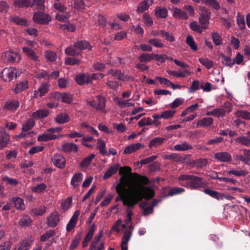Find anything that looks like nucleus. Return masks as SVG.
Returning a JSON list of instances; mask_svg holds the SVG:
<instances>
[{
    "label": "nucleus",
    "mask_w": 250,
    "mask_h": 250,
    "mask_svg": "<svg viewBox=\"0 0 250 250\" xmlns=\"http://www.w3.org/2000/svg\"><path fill=\"white\" fill-rule=\"evenodd\" d=\"M128 184V177L125 176H121L119 183L116 187L118 196L115 199V202L122 201L125 206L128 208H132L143 199L148 200L155 195L154 190L150 187L142 185H140L137 188L136 194H128V190L127 188Z\"/></svg>",
    "instance_id": "obj_1"
},
{
    "label": "nucleus",
    "mask_w": 250,
    "mask_h": 250,
    "mask_svg": "<svg viewBox=\"0 0 250 250\" xmlns=\"http://www.w3.org/2000/svg\"><path fill=\"white\" fill-rule=\"evenodd\" d=\"M179 184L191 189H197L206 186L203 179L195 175L182 174L179 176Z\"/></svg>",
    "instance_id": "obj_2"
},
{
    "label": "nucleus",
    "mask_w": 250,
    "mask_h": 250,
    "mask_svg": "<svg viewBox=\"0 0 250 250\" xmlns=\"http://www.w3.org/2000/svg\"><path fill=\"white\" fill-rule=\"evenodd\" d=\"M119 170V174L122 176H126L127 174L131 173V169L130 167L125 166L120 167L119 164L111 166L108 170L104 173L103 176V179L106 180L111 177L113 175L116 173L118 170Z\"/></svg>",
    "instance_id": "obj_3"
},
{
    "label": "nucleus",
    "mask_w": 250,
    "mask_h": 250,
    "mask_svg": "<svg viewBox=\"0 0 250 250\" xmlns=\"http://www.w3.org/2000/svg\"><path fill=\"white\" fill-rule=\"evenodd\" d=\"M33 21L40 24H48L52 20L51 17L40 11V12H35L33 17Z\"/></svg>",
    "instance_id": "obj_4"
},
{
    "label": "nucleus",
    "mask_w": 250,
    "mask_h": 250,
    "mask_svg": "<svg viewBox=\"0 0 250 250\" xmlns=\"http://www.w3.org/2000/svg\"><path fill=\"white\" fill-rule=\"evenodd\" d=\"M97 101L93 100L88 102V104L96 110L102 112H105L106 99L104 97L98 95L96 96Z\"/></svg>",
    "instance_id": "obj_5"
},
{
    "label": "nucleus",
    "mask_w": 250,
    "mask_h": 250,
    "mask_svg": "<svg viewBox=\"0 0 250 250\" xmlns=\"http://www.w3.org/2000/svg\"><path fill=\"white\" fill-rule=\"evenodd\" d=\"M17 70L14 67L5 68L1 73V78L6 82H10L14 78H16Z\"/></svg>",
    "instance_id": "obj_6"
},
{
    "label": "nucleus",
    "mask_w": 250,
    "mask_h": 250,
    "mask_svg": "<svg viewBox=\"0 0 250 250\" xmlns=\"http://www.w3.org/2000/svg\"><path fill=\"white\" fill-rule=\"evenodd\" d=\"M51 160L54 165L59 168L62 169L65 166V159L60 154H55Z\"/></svg>",
    "instance_id": "obj_7"
},
{
    "label": "nucleus",
    "mask_w": 250,
    "mask_h": 250,
    "mask_svg": "<svg viewBox=\"0 0 250 250\" xmlns=\"http://www.w3.org/2000/svg\"><path fill=\"white\" fill-rule=\"evenodd\" d=\"M46 220L48 226L54 228L58 225L60 222V215L57 211H55L51 213Z\"/></svg>",
    "instance_id": "obj_8"
},
{
    "label": "nucleus",
    "mask_w": 250,
    "mask_h": 250,
    "mask_svg": "<svg viewBox=\"0 0 250 250\" xmlns=\"http://www.w3.org/2000/svg\"><path fill=\"white\" fill-rule=\"evenodd\" d=\"M18 54L16 52L7 51L2 53L1 59L4 62L13 63L15 62Z\"/></svg>",
    "instance_id": "obj_9"
},
{
    "label": "nucleus",
    "mask_w": 250,
    "mask_h": 250,
    "mask_svg": "<svg viewBox=\"0 0 250 250\" xmlns=\"http://www.w3.org/2000/svg\"><path fill=\"white\" fill-rule=\"evenodd\" d=\"M96 229V226L94 224H93L88 229L87 233L86 234L84 238V240L82 242V247L84 248H86L93 238L95 230Z\"/></svg>",
    "instance_id": "obj_10"
},
{
    "label": "nucleus",
    "mask_w": 250,
    "mask_h": 250,
    "mask_svg": "<svg viewBox=\"0 0 250 250\" xmlns=\"http://www.w3.org/2000/svg\"><path fill=\"white\" fill-rule=\"evenodd\" d=\"M214 158L222 162H230L232 161L230 154L227 152L216 153L214 155Z\"/></svg>",
    "instance_id": "obj_11"
},
{
    "label": "nucleus",
    "mask_w": 250,
    "mask_h": 250,
    "mask_svg": "<svg viewBox=\"0 0 250 250\" xmlns=\"http://www.w3.org/2000/svg\"><path fill=\"white\" fill-rule=\"evenodd\" d=\"M79 215L80 211L79 210H76L66 226V229L67 231H70L74 228L77 224Z\"/></svg>",
    "instance_id": "obj_12"
},
{
    "label": "nucleus",
    "mask_w": 250,
    "mask_h": 250,
    "mask_svg": "<svg viewBox=\"0 0 250 250\" xmlns=\"http://www.w3.org/2000/svg\"><path fill=\"white\" fill-rule=\"evenodd\" d=\"M49 85L48 83H44L41 84L38 90L34 91V97L38 98L44 96L49 90Z\"/></svg>",
    "instance_id": "obj_13"
},
{
    "label": "nucleus",
    "mask_w": 250,
    "mask_h": 250,
    "mask_svg": "<svg viewBox=\"0 0 250 250\" xmlns=\"http://www.w3.org/2000/svg\"><path fill=\"white\" fill-rule=\"evenodd\" d=\"M210 15V12L208 10L205 9L204 11H202L199 18V21L203 26H207L208 27V25L209 23Z\"/></svg>",
    "instance_id": "obj_14"
},
{
    "label": "nucleus",
    "mask_w": 250,
    "mask_h": 250,
    "mask_svg": "<svg viewBox=\"0 0 250 250\" xmlns=\"http://www.w3.org/2000/svg\"><path fill=\"white\" fill-rule=\"evenodd\" d=\"M10 141L9 134L5 131H0V148L5 147Z\"/></svg>",
    "instance_id": "obj_15"
},
{
    "label": "nucleus",
    "mask_w": 250,
    "mask_h": 250,
    "mask_svg": "<svg viewBox=\"0 0 250 250\" xmlns=\"http://www.w3.org/2000/svg\"><path fill=\"white\" fill-rule=\"evenodd\" d=\"M213 119L211 117H205L197 121V127H202L207 128L213 124Z\"/></svg>",
    "instance_id": "obj_16"
},
{
    "label": "nucleus",
    "mask_w": 250,
    "mask_h": 250,
    "mask_svg": "<svg viewBox=\"0 0 250 250\" xmlns=\"http://www.w3.org/2000/svg\"><path fill=\"white\" fill-rule=\"evenodd\" d=\"M76 81L79 85L90 83V75L85 73L78 75L76 77Z\"/></svg>",
    "instance_id": "obj_17"
},
{
    "label": "nucleus",
    "mask_w": 250,
    "mask_h": 250,
    "mask_svg": "<svg viewBox=\"0 0 250 250\" xmlns=\"http://www.w3.org/2000/svg\"><path fill=\"white\" fill-rule=\"evenodd\" d=\"M144 147V146L140 143L133 144L125 148L124 151V153L125 154H129L139 150L141 147Z\"/></svg>",
    "instance_id": "obj_18"
},
{
    "label": "nucleus",
    "mask_w": 250,
    "mask_h": 250,
    "mask_svg": "<svg viewBox=\"0 0 250 250\" xmlns=\"http://www.w3.org/2000/svg\"><path fill=\"white\" fill-rule=\"evenodd\" d=\"M173 16L175 18H179L180 19L187 20L188 16L187 13L182 11L181 9L177 7H173Z\"/></svg>",
    "instance_id": "obj_19"
},
{
    "label": "nucleus",
    "mask_w": 250,
    "mask_h": 250,
    "mask_svg": "<svg viewBox=\"0 0 250 250\" xmlns=\"http://www.w3.org/2000/svg\"><path fill=\"white\" fill-rule=\"evenodd\" d=\"M154 0H144L141 2L137 8V11L138 13H143L147 10L149 6L153 3Z\"/></svg>",
    "instance_id": "obj_20"
},
{
    "label": "nucleus",
    "mask_w": 250,
    "mask_h": 250,
    "mask_svg": "<svg viewBox=\"0 0 250 250\" xmlns=\"http://www.w3.org/2000/svg\"><path fill=\"white\" fill-rule=\"evenodd\" d=\"M9 20L17 25L26 26L28 25L27 21L24 18H21L17 16H10Z\"/></svg>",
    "instance_id": "obj_21"
},
{
    "label": "nucleus",
    "mask_w": 250,
    "mask_h": 250,
    "mask_svg": "<svg viewBox=\"0 0 250 250\" xmlns=\"http://www.w3.org/2000/svg\"><path fill=\"white\" fill-rule=\"evenodd\" d=\"M175 113L174 110H168L162 112L161 114H153L152 118L169 119L174 116Z\"/></svg>",
    "instance_id": "obj_22"
},
{
    "label": "nucleus",
    "mask_w": 250,
    "mask_h": 250,
    "mask_svg": "<svg viewBox=\"0 0 250 250\" xmlns=\"http://www.w3.org/2000/svg\"><path fill=\"white\" fill-rule=\"evenodd\" d=\"M65 53L67 55L75 56L80 55L81 51L76 46V43L75 42L73 45L68 46L65 49Z\"/></svg>",
    "instance_id": "obj_23"
},
{
    "label": "nucleus",
    "mask_w": 250,
    "mask_h": 250,
    "mask_svg": "<svg viewBox=\"0 0 250 250\" xmlns=\"http://www.w3.org/2000/svg\"><path fill=\"white\" fill-rule=\"evenodd\" d=\"M161 124V122H158L157 121H152L150 118H144L141 119L138 123V125L139 127H143L145 125H158Z\"/></svg>",
    "instance_id": "obj_24"
},
{
    "label": "nucleus",
    "mask_w": 250,
    "mask_h": 250,
    "mask_svg": "<svg viewBox=\"0 0 250 250\" xmlns=\"http://www.w3.org/2000/svg\"><path fill=\"white\" fill-rule=\"evenodd\" d=\"M19 107V102L16 100L7 101L4 109L8 110H16Z\"/></svg>",
    "instance_id": "obj_25"
},
{
    "label": "nucleus",
    "mask_w": 250,
    "mask_h": 250,
    "mask_svg": "<svg viewBox=\"0 0 250 250\" xmlns=\"http://www.w3.org/2000/svg\"><path fill=\"white\" fill-rule=\"evenodd\" d=\"M31 247V242L28 239H25L16 246L15 250H29Z\"/></svg>",
    "instance_id": "obj_26"
},
{
    "label": "nucleus",
    "mask_w": 250,
    "mask_h": 250,
    "mask_svg": "<svg viewBox=\"0 0 250 250\" xmlns=\"http://www.w3.org/2000/svg\"><path fill=\"white\" fill-rule=\"evenodd\" d=\"M11 202L13 203L17 209H23L24 204L23 200L19 197H13L11 198Z\"/></svg>",
    "instance_id": "obj_27"
},
{
    "label": "nucleus",
    "mask_w": 250,
    "mask_h": 250,
    "mask_svg": "<svg viewBox=\"0 0 250 250\" xmlns=\"http://www.w3.org/2000/svg\"><path fill=\"white\" fill-rule=\"evenodd\" d=\"M59 138V136L50 134V133H44L40 135L38 137V141H44L46 142L50 140H55Z\"/></svg>",
    "instance_id": "obj_28"
},
{
    "label": "nucleus",
    "mask_w": 250,
    "mask_h": 250,
    "mask_svg": "<svg viewBox=\"0 0 250 250\" xmlns=\"http://www.w3.org/2000/svg\"><path fill=\"white\" fill-rule=\"evenodd\" d=\"M103 236V230H100L97 236L94 237V240L91 242L89 250H95L100 244V239Z\"/></svg>",
    "instance_id": "obj_29"
},
{
    "label": "nucleus",
    "mask_w": 250,
    "mask_h": 250,
    "mask_svg": "<svg viewBox=\"0 0 250 250\" xmlns=\"http://www.w3.org/2000/svg\"><path fill=\"white\" fill-rule=\"evenodd\" d=\"M155 14L157 18H166L167 17V10L165 7H157L155 9Z\"/></svg>",
    "instance_id": "obj_30"
},
{
    "label": "nucleus",
    "mask_w": 250,
    "mask_h": 250,
    "mask_svg": "<svg viewBox=\"0 0 250 250\" xmlns=\"http://www.w3.org/2000/svg\"><path fill=\"white\" fill-rule=\"evenodd\" d=\"M206 114L207 116H213L219 118L224 117L226 114V111L223 108H216L212 111L207 112Z\"/></svg>",
    "instance_id": "obj_31"
},
{
    "label": "nucleus",
    "mask_w": 250,
    "mask_h": 250,
    "mask_svg": "<svg viewBox=\"0 0 250 250\" xmlns=\"http://www.w3.org/2000/svg\"><path fill=\"white\" fill-rule=\"evenodd\" d=\"M192 148V146L189 145L187 142H184L181 144L175 145L173 147V149L175 151H186L190 150Z\"/></svg>",
    "instance_id": "obj_32"
},
{
    "label": "nucleus",
    "mask_w": 250,
    "mask_h": 250,
    "mask_svg": "<svg viewBox=\"0 0 250 250\" xmlns=\"http://www.w3.org/2000/svg\"><path fill=\"white\" fill-rule=\"evenodd\" d=\"M28 87V82L27 81L24 80L16 84V87L14 89V91L16 93H18L27 89Z\"/></svg>",
    "instance_id": "obj_33"
},
{
    "label": "nucleus",
    "mask_w": 250,
    "mask_h": 250,
    "mask_svg": "<svg viewBox=\"0 0 250 250\" xmlns=\"http://www.w3.org/2000/svg\"><path fill=\"white\" fill-rule=\"evenodd\" d=\"M76 46L77 47L80 51L82 50L88 49L91 50L92 46L90 43L85 41H79L75 42Z\"/></svg>",
    "instance_id": "obj_34"
},
{
    "label": "nucleus",
    "mask_w": 250,
    "mask_h": 250,
    "mask_svg": "<svg viewBox=\"0 0 250 250\" xmlns=\"http://www.w3.org/2000/svg\"><path fill=\"white\" fill-rule=\"evenodd\" d=\"M204 192L212 198L217 200L223 199V194L214 190H212L209 188H205Z\"/></svg>",
    "instance_id": "obj_35"
},
{
    "label": "nucleus",
    "mask_w": 250,
    "mask_h": 250,
    "mask_svg": "<svg viewBox=\"0 0 250 250\" xmlns=\"http://www.w3.org/2000/svg\"><path fill=\"white\" fill-rule=\"evenodd\" d=\"M163 158L166 160H172L176 162H182L185 160V159L177 153H171L168 155H165Z\"/></svg>",
    "instance_id": "obj_36"
},
{
    "label": "nucleus",
    "mask_w": 250,
    "mask_h": 250,
    "mask_svg": "<svg viewBox=\"0 0 250 250\" xmlns=\"http://www.w3.org/2000/svg\"><path fill=\"white\" fill-rule=\"evenodd\" d=\"M234 141L238 144L246 146H250V138L248 137L244 136H239L235 138Z\"/></svg>",
    "instance_id": "obj_37"
},
{
    "label": "nucleus",
    "mask_w": 250,
    "mask_h": 250,
    "mask_svg": "<svg viewBox=\"0 0 250 250\" xmlns=\"http://www.w3.org/2000/svg\"><path fill=\"white\" fill-rule=\"evenodd\" d=\"M55 121L58 124H63L69 122V116L65 113H62L56 116Z\"/></svg>",
    "instance_id": "obj_38"
},
{
    "label": "nucleus",
    "mask_w": 250,
    "mask_h": 250,
    "mask_svg": "<svg viewBox=\"0 0 250 250\" xmlns=\"http://www.w3.org/2000/svg\"><path fill=\"white\" fill-rule=\"evenodd\" d=\"M107 74L111 75L112 76L114 77L115 79L118 80L124 81V74L120 70L111 69L108 71Z\"/></svg>",
    "instance_id": "obj_39"
},
{
    "label": "nucleus",
    "mask_w": 250,
    "mask_h": 250,
    "mask_svg": "<svg viewBox=\"0 0 250 250\" xmlns=\"http://www.w3.org/2000/svg\"><path fill=\"white\" fill-rule=\"evenodd\" d=\"M49 111L46 109H40L32 114V117L35 119L44 118L48 116Z\"/></svg>",
    "instance_id": "obj_40"
},
{
    "label": "nucleus",
    "mask_w": 250,
    "mask_h": 250,
    "mask_svg": "<svg viewBox=\"0 0 250 250\" xmlns=\"http://www.w3.org/2000/svg\"><path fill=\"white\" fill-rule=\"evenodd\" d=\"M166 140V139L165 138L160 137H156L150 141L148 146L150 148L157 146L162 145Z\"/></svg>",
    "instance_id": "obj_41"
},
{
    "label": "nucleus",
    "mask_w": 250,
    "mask_h": 250,
    "mask_svg": "<svg viewBox=\"0 0 250 250\" xmlns=\"http://www.w3.org/2000/svg\"><path fill=\"white\" fill-rule=\"evenodd\" d=\"M83 178V175L82 173L78 172L75 173L71 180V184L74 187H77L79 185V183H80Z\"/></svg>",
    "instance_id": "obj_42"
},
{
    "label": "nucleus",
    "mask_w": 250,
    "mask_h": 250,
    "mask_svg": "<svg viewBox=\"0 0 250 250\" xmlns=\"http://www.w3.org/2000/svg\"><path fill=\"white\" fill-rule=\"evenodd\" d=\"M22 50L23 52L25 53L26 54V55L30 57V59L33 61H36L38 60V56L36 55L35 51L31 48H30L27 47H23L22 48Z\"/></svg>",
    "instance_id": "obj_43"
},
{
    "label": "nucleus",
    "mask_w": 250,
    "mask_h": 250,
    "mask_svg": "<svg viewBox=\"0 0 250 250\" xmlns=\"http://www.w3.org/2000/svg\"><path fill=\"white\" fill-rule=\"evenodd\" d=\"M83 237L81 232H78L75 235L74 239L70 246V249L73 250L76 249L80 243L81 240Z\"/></svg>",
    "instance_id": "obj_44"
},
{
    "label": "nucleus",
    "mask_w": 250,
    "mask_h": 250,
    "mask_svg": "<svg viewBox=\"0 0 250 250\" xmlns=\"http://www.w3.org/2000/svg\"><path fill=\"white\" fill-rule=\"evenodd\" d=\"M62 149L65 152H69L72 151L77 152L78 151V147L76 145L73 143H66L62 146Z\"/></svg>",
    "instance_id": "obj_45"
},
{
    "label": "nucleus",
    "mask_w": 250,
    "mask_h": 250,
    "mask_svg": "<svg viewBox=\"0 0 250 250\" xmlns=\"http://www.w3.org/2000/svg\"><path fill=\"white\" fill-rule=\"evenodd\" d=\"M189 27L192 30L199 34H201L202 33L203 28H207V26L202 25L201 26L197 23V21H193L191 22L189 24Z\"/></svg>",
    "instance_id": "obj_46"
},
{
    "label": "nucleus",
    "mask_w": 250,
    "mask_h": 250,
    "mask_svg": "<svg viewBox=\"0 0 250 250\" xmlns=\"http://www.w3.org/2000/svg\"><path fill=\"white\" fill-rule=\"evenodd\" d=\"M32 223V219L28 215L23 216L19 220V224L22 227L29 226Z\"/></svg>",
    "instance_id": "obj_47"
},
{
    "label": "nucleus",
    "mask_w": 250,
    "mask_h": 250,
    "mask_svg": "<svg viewBox=\"0 0 250 250\" xmlns=\"http://www.w3.org/2000/svg\"><path fill=\"white\" fill-rule=\"evenodd\" d=\"M167 72L171 76H173L176 77H185L186 74L190 75V72L187 70H184L183 72L167 70Z\"/></svg>",
    "instance_id": "obj_48"
},
{
    "label": "nucleus",
    "mask_w": 250,
    "mask_h": 250,
    "mask_svg": "<svg viewBox=\"0 0 250 250\" xmlns=\"http://www.w3.org/2000/svg\"><path fill=\"white\" fill-rule=\"evenodd\" d=\"M44 0H31V7L36 6L38 10L42 11L44 9Z\"/></svg>",
    "instance_id": "obj_49"
},
{
    "label": "nucleus",
    "mask_w": 250,
    "mask_h": 250,
    "mask_svg": "<svg viewBox=\"0 0 250 250\" xmlns=\"http://www.w3.org/2000/svg\"><path fill=\"white\" fill-rule=\"evenodd\" d=\"M139 61L142 63H147L153 60V53H143L139 57Z\"/></svg>",
    "instance_id": "obj_50"
},
{
    "label": "nucleus",
    "mask_w": 250,
    "mask_h": 250,
    "mask_svg": "<svg viewBox=\"0 0 250 250\" xmlns=\"http://www.w3.org/2000/svg\"><path fill=\"white\" fill-rule=\"evenodd\" d=\"M219 57L223 59V60L222 61V62L225 65L231 67L235 64V62H234L233 59H231L230 57L226 56L223 53L220 54L219 55Z\"/></svg>",
    "instance_id": "obj_51"
},
{
    "label": "nucleus",
    "mask_w": 250,
    "mask_h": 250,
    "mask_svg": "<svg viewBox=\"0 0 250 250\" xmlns=\"http://www.w3.org/2000/svg\"><path fill=\"white\" fill-rule=\"evenodd\" d=\"M31 0H16L14 2V5L20 7H31Z\"/></svg>",
    "instance_id": "obj_52"
},
{
    "label": "nucleus",
    "mask_w": 250,
    "mask_h": 250,
    "mask_svg": "<svg viewBox=\"0 0 250 250\" xmlns=\"http://www.w3.org/2000/svg\"><path fill=\"white\" fill-rule=\"evenodd\" d=\"M184 191L185 189L183 188L179 187H173L169 189L167 196H172L175 195L181 194Z\"/></svg>",
    "instance_id": "obj_53"
},
{
    "label": "nucleus",
    "mask_w": 250,
    "mask_h": 250,
    "mask_svg": "<svg viewBox=\"0 0 250 250\" xmlns=\"http://www.w3.org/2000/svg\"><path fill=\"white\" fill-rule=\"evenodd\" d=\"M186 42L192 50L195 51L197 50V46L193 38L191 36L189 35L187 36Z\"/></svg>",
    "instance_id": "obj_54"
},
{
    "label": "nucleus",
    "mask_w": 250,
    "mask_h": 250,
    "mask_svg": "<svg viewBox=\"0 0 250 250\" xmlns=\"http://www.w3.org/2000/svg\"><path fill=\"white\" fill-rule=\"evenodd\" d=\"M237 23L240 29L243 30L246 28L244 16L241 15L239 12L237 15Z\"/></svg>",
    "instance_id": "obj_55"
},
{
    "label": "nucleus",
    "mask_w": 250,
    "mask_h": 250,
    "mask_svg": "<svg viewBox=\"0 0 250 250\" xmlns=\"http://www.w3.org/2000/svg\"><path fill=\"white\" fill-rule=\"evenodd\" d=\"M1 181L6 182V185H11L12 186H16L18 184V181L15 179L10 178L7 176L3 177Z\"/></svg>",
    "instance_id": "obj_56"
},
{
    "label": "nucleus",
    "mask_w": 250,
    "mask_h": 250,
    "mask_svg": "<svg viewBox=\"0 0 250 250\" xmlns=\"http://www.w3.org/2000/svg\"><path fill=\"white\" fill-rule=\"evenodd\" d=\"M208 164V159L200 158L194 161V166L199 168H203Z\"/></svg>",
    "instance_id": "obj_57"
},
{
    "label": "nucleus",
    "mask_w": 250,
    "mask_h": 250,
    "mask_svg": "<svg viewBox=\"0 0 250 250\" xmlns=\"http://www.w3.org/2000/svg\"><path fill=\"white\" fill-rule=\"evenodd\" d=\"M73 7L79 11H83L85 9V3L83 0H74Z\"/></svg>",
    "instance_id": "obj_58"
},
{
    "label": "nucleus",
    "mask_w": 250,
    "mask_h": 250,
    "mask_svg": "<svg viewBox=\"0 0 250 250\" xmlns=\"http://www.w3.org/2000/svg\"><path fill=\"white\" fill-rule=\"evenodd\" d=\"M97 148L99 149L100 153L102 155H105L106 154V151H105V144L104 141L100 139H98Z\"/></svg>",
    "instance_id": "obj_59"
},
{
    "label": "nucleus",
    "mask_w": 250,
    "mask_h": 250,
    "mask_svg": "<svg viewBox=\"0 0 250 250\" xmlns=\"http://www.w3.org/2000/svg\"><path fill=\"white\" fill-rule=\"evenodd\" d=\"M199 61L202 65L205 66L208 69H210L213 66V62L208 58H199Z\"/></svg>",
    "instance_id": "obj_60"
},
{
    "label": "nucleus",
    "mask_w": 250,
    "mask_h": 250,
    "mask_svg": "<svg viewBox=\"0 0 250 250\" xmlns=\"http://www.w3.org/2000/svg\"><path fill=\"white\" fill-rule=\"evenodd\" d=\"M130 100H129V101ZM128 100H125L121 99H118L116 101H115L121 107H126L129 106H134V104L128 102Z\"/></svg>",
    "instance_id": "obj_61"
},
{
    "label": "nucleus",
    "mask_w": 250,
    "mask_h": 250,
    "mask_svg": "<svg viewBox=\"0 0 250 250\" xmlns=\"http://www.w3.org/2000/svg\"><path fill=\"white\" fill-rule=\"evenodd\" d=\"M95 154H92L84 158V159L81 163V167L82 168L87 167L91 162L93 159L95 157Z\"/></svg>",
    "instance_id": "obj_62"
},
{
    "label": "nucleus",
    "mask_w": 250,
    "mask_h": 250,
    "mask_svg": "<svg viewBox=\"0 0 250 250\" xmlns=\"http://www.w3.org/2000/svg\"><path fill=\"white\" fill-rule=\"evenodd\" d=\"M45 57L47 60L53 62L56 61L57 54L55 52L52 51L47 50L45 52Z\"/></svg>",
    "instance_id": "obj_63"
},
{
    "label": "nucleus",
    "mask_w": 250,
    "mask_h": 250,
    "mask_svg": "<svg viewBox=\"0 0 250 250\" xmlns=\"http://www.w3.org/2000/svg\"><path fill=\"white\" fill-rule=\"evenodd\" d=\"M61 101L68 104H71L72 101V96L69 93H62Z\"/></svg>",
    "instance_id": "obj_64"
}]
</instances>
